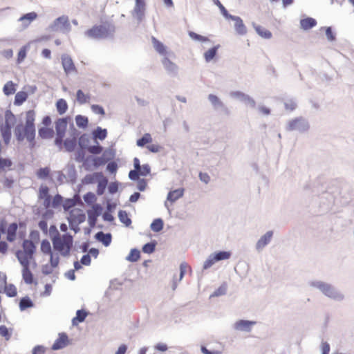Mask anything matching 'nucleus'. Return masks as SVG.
<instances>
[{"label": "nucleus", "instance_id": "obj_1", "mask_svg": "<svg viewBox=\"0 0 354 354\" xmlns=\"http://www.w3.org/2000/svg\"><path fill=\"white\" fill-rule=\"evenodd\" d=\"M35 112L29 110L26 113L25 125L19 124L15 129V134L19 141L27 139L30 142H33L35 137Z\"/></svg>", "mask_w": 354, "mask_h": 354}, {"label": "nucleus", "instance_id": "obj_2", "mask_svg": "<svg viewBox=\"0 0 354 354\" xmlns=\"http://www.w3.org/2000/svg\"><path fill=\"white\" fill-rule=\"evenodd\" d=\"M52 243L55 251L61 255L66 257L69 255L73 247V239L70 234L66 233L63 235L53 236Z\"/></svg>", "mask_w": 354, "mask_h": 354}, {"label": "nucleus", "instance_id": "obj_3", "mask_svg": "<svg viewBox=\"0 0 354 354\" xmlns=\"http://www.w3.org/2000/svg\"><path fill=\"white\" fill-rule=\"evenodd\" d=\"M115 31V27L108 22L95 25L85 32V35L91 39H100L108 37Z\"/></svg>", "mask_w": 354, "mask_h": 354}, {"label": "nucleus", "instance_id": "obj_4", "mask_svg": "<svg viewBox=\"0 0 354 354\" xmlns=\"http://www.w3.org/2000/svg\"><path fill=\"white\" fill-rule=\"evenodd\" d=\"M16 122V118L12 113L6 115L5 124L1 127V135L5 143L8 144L11 138V129Z\"/></svg>", "mask_w": 354, "mask_h": 354}, {"label": "nucleus", "instance_id": "obj_5", "mask_svg": "<svg viewBox=\"0 0 354 354\" xmlns=\"http://www.w3.org/2000/svg\"><path fill=\"white\" fill-rule=\"evenodd\" d=\"M35 245L32 241L24 240L23 242V251H19L17 253V258L19 261L23 259H27L28 262L32 258V255L35 251Z\"/></svg>", "mask_w": 354, "mask_h": 354}, {"label": "nucleus", "instance_id": "obj_6", "mask_svg": "<svg viewBox=\"0 0 354 354\" xmlns=\"http://www.w3.org/2000/svg\"><path fill=\"white\" fill-rule=\"evenodd\" d=\"M68 120L67 118H59L55 122V130L57 137L55 142L57 146H61L63 142V138L67 129Z\"/></svg>", "mask_w": 354, "mask_h": 354}, {"label": "nucleus", "instance_id": "obj_7", "mask_svg": "<svg viewBox=\"0 0 354 354\" xmlns=\"http://www.w3.org/2000/svg\"><path fill=\"white\" fill-rule=\"evenodd\" d=\"M231 252L227 251H220L211 254L204 262L203 269L206 270L212 267L216 262L230 259Z\"/></svg>", "mask_w": 354, "mask_h": 354}, {"label": "nucleus", "instance_id": "obj_8", "mask_svg": "<svg viewBox=\"0 0 354 354\" xmlns=\"http://www.w3.org/2000/svg\"><path fill=\"white\" fill-rule=\"evenodd\" d=\"M41 251L44 254L50 256V263L52 267L55 268L58 266L59 258L58 256H55L52 252V248L50 242L44 239L41 243Z\"/></svg>", "mask_w": 354, "mask_h": 354}, {"label": "nucleus", "instance_id": "obj_9", "mask_svg": "<svg viewBox=\"0 0 354 354\" xmlns=\"http://www.w3.org/2000/svg\"><path fill=\"white\" fill-rule=\"evenodd\" d=\"M62 64L64 72L66 74H71L77 73V69L72 58L68 55H63L62 56Z\"/></svg>", "mask_w": 354, "mask_h": 354}, {"label": "nucleus", "instance_id": "obj_10", "mask_svg": "<svg viewBox=\"0 0 354 354\" xmlns=\"http://www.w3.org/2000/svg\"><path fill=\"white\" fill-rule=\"evenodd\" d=\"M23 260L19 261L23 266L22 277L24 281L28 284H31L33 282V275L29 269L30 262L27 259L21 258Z\"/></svg>", "mask_w": 354, "mask_h": 354}, {"label": "nucleus", "instance_id": "obj_11", "mask_svg": "<svg viewBox=\"0 0 354 354\" xmlns=\"http://www.w3.org/2000/svg\"><path fill=\"white\" fill-rule=\"evenodd\" d=\"M102 207L100 205H94L91 210L88 211V221L91 227H94L98 216L100 214Z\"/></svg>", "mask_w": 354, "mask_h": 354}, {"label": "nucleus", "instance_id": "obj_12", "mask_svg": "<svg viewBox=\"0 0 354 354\" xmlns=\"http://www.w3.org/2000/svg\"><path fill=\"white\" fill-rule=\"evenodd\" d=\"M50 198L49 189L46 185H41L39 189V198L44 200V205L46 208L50 207Z\"/></svg>", "mask_w": 354, "mask_h": 354}, {"label": "nucleus", "instance_id": "obj_13", "mask_svg": "<svg viewBox=\"0 0 354 354\" xmlns=\"http://www.w3.org/2000/svg\"><path fill=\"white\" fill-rule=\"evenodd\" d=\"M68 337L66 333H59L58 338L52 346L53 350H59L66 347L68 344Z\"/></svg>", "mask_w": 354, "mask_h": 354}, {"label": "nucleus", "instance_id": "obj_14", "mask_svg": "<svg viewBox=\"0 0 354 354\" xmlns=\"http://www.w3.org/2000/svg\"><path fill=\"white\" fill-rule=\"evenodd\" d=\"M85 219V215L82 213V210L77 208H74L70 212L69 220L71 222L81 223Z\"/></svg>", "mask_w": 354, "mask_h": 354}, {"label": "nucleus", "instance_id": "obj_15", "mask_svg": "<svg viewBox=\"0 0 354 354\" xmlns=\"http://www.w3.org/2000/svg\"><path fill=\"white\" fill-rule=\"evenodd\" d=\"M145 3L144 0H136L134 12L138 19L141 20L144 17Z\"/></svg>", "mask_w": 354, "mask_h": 354}, {"label": "nucleus", "instance_id": "obj_16", "mask_svg": "<svg viewBox=\"0 0 354 354\" xmlns=\"http://www.w3.org/2000/svg\"><path fill=\"white\" fill-rule=\"evenodd\" d=\"M272 232L269 231L266 232L257 243V249L261 250L268 243H270L272 237Z\"/></svg>", "mask_w": 354, "mask_h": 354}, {"label": "nucleus", "instance_id": "obj_17", "mask_svg": "<svg viewBox=\"0 0 354 354\" xmlns=\"http://www.w3.org/2000/svg\"><path fill=\"white\" fill-rule=\"evenodd\" d=\"M234 20V28L236 32L239 35H245L247 32L246 27L245 26L243 20L239 17H232Z\"/></svg>", "mask_w": 354, "mask_h": 354}, {"label": "nucleus", "instance_id": "obj_18", "mask_svg": "<svg viewBox=\"0 0 354 354\" xmlns=\"http://www.w3.org/2000/svg\"><path fill=\"white\" fill-rule=\"evenodd\" d=\"M320 290L326 296L329 297L335 298L336 296L335 291L333 288V287L326 283H320L318 286Z\"/></svg>", "mask_w": 354, "mask_h": 354}, {"label": "nucleus", "instance_id": "obj_19", "mask_svg": "<svg viewBox=\"0 0 354 354\" xmlns=\"http://www.w3.org/2000/svg\"><path fill=\"white\" fill-rule=\"evenodd\" d=\"M254 323L250 321L240 320L235 324V328L239 330L249 331Z\"/></svg>", "mask_w": 354, "mask_h": 354}, {"label": "nucleus", "instance_id": "obj_20", "mask_svg": "<svg viewBox=\"0 0 354 354\" xmlns=\"http://www.w3.org/2000/svg\"><path fill=\"white\" fill-rule=\"evenodd\" d=\"M316 24V20L311 17H307L300 21L301 28L306 30L313 28Z\"/></svg>", "mask_w": 354, "mask_h": 354}, {"label": "nucleus", "instance_id": "obj_21", "mask_svg": "<svg viewBox=\"0 0 354 354\" xmlns=\"http://www.w3.org/2000/svg\"><path fill=\"white\" fill-rule=\"evenodd\" d=\"M17 225L15 223L9 225L7 229V240L8 241H13L16 238V234L17 230Z\"/></svg>", "mask_w": 354, "mask_h": 354}, {"label": "nucleus", "instance_id": "obj_22", "mask_svg": "<svg viewBox=\"0 0 354 354\" xmlns=\"http://www.w3.org/2000/svg\"><path fill=\"white\" fill-rule=\"evenodd\" d=\"M77 101L80 104L89 103L91 100V95L88 93H84L83 91L78 90L76 93Z\"/></svg>", "mask_w": 354, "mask_h": 354}, {"label": "nucleus", "instance_id": "obj_23", "mask_svg": "<svg viewBox=\"0 0 354 354\" xmlns=\"http://www.w3.org/2000/svg\"><path fill=\"white\" fill-rule=\"evenodd\" d=\"M95 238L105 246H108L111 241V235L110 234H104L102 232H97L95 234Z\"/></svg>", "mask_w": 354, "mask_h": 354}, {"label": "nucleus", "instance_id": "obj_24", "mask_svg": "<svg viewBox=\"0 0 354 354\" xmlns=\"http://www.w3.org/2000/svg\"><path fill=\"white\" fill-rule=\"evenodd\" d=\"M68 19L66 16H62L58 17L53 23V28L55 30L58 29L59 27L68 26Z\"/></svg>", "mask_w": 354, "mask_h": 354}, {"label": "nucleus", "instance_id": "obj_25", "mask_svg": "<svg viewBox=\"0 0 354 354\" xmlns=\"http://www.w3.org/2000/svg\"><path fill=\"white\" fill-rule=\"evenodd\" d=\"M184 189H177L169 192L167 196V200L171 202H174L178 198H181L183 195Z\"/></svg>", "mask_w": 354, "mask_h": 354}, {"label": "nucleus", "instance_id": "obj_26", "mask_svg": "<svg viewBox=\"0 0 354 354\" xmlns=\"http://www.w3.org/2000/svg\"><path fill=\"white\" fill-rule=\"evenodd\" d=\"M39 136L44 139L51 138L54 136V131L49 127H41L39 129Z\"/></svg>", "mask_w": 354, "mask_h": 354}, {"label": "nucleus", "instance_id": "obj_27", "mask_svg": "<svg viewBox=\"0 0 354 354\" xmlns=\"http://www.w3.org/2000/svg\"><path fill=\"white\" fill-rule=\"evenodd\" d=\"M12 332V328H8L5 325L0 326V335L6 341H8L11 338Z\"/></svg>", "mask_w": 354, "mask_h": 354}, {"label": "nucleus", "instance_id": "obj_28", "mask_svg": "<svg viewBox=\"0 0 354 354\" xmlns=\"http://www.w3.org/2000/svg\"><path fill=\"white\" fill-rule=\"evenodd\" d=\"M56 108L59 114L62 115L66 112L68 104L65 100L59 99L56 102Z\"/></svg>", "mask_w": 354, "mask_h": 354}, {"label": "nucleus", "instance_id": "obj_29", "mask_svg": "<svg viewBox=\"0 0 354 354\" xmlns=\"http://www.w3.org/2000/svg\"><path fill=\"white\" fill-rule=\"evenodd\" d=\"M254 29L256 32L263 38L270 39L272 37V32L261 26H255Z\"/></svg>", "mask_w": 354, "mask_h": 354}, {"label": "nucleus", "instance_id": "obj_30", "mask_svg": "<svg viewBox=\"0 0 354 354\" xmlns=\"http://www.w3.org/2000/svg\"><path fill=\"white\" fill-rule=\"evenodd\" d=\"M12 165V162L10 159L0 158V174L9 170Z\"/></svg>", "mask_w": 354, "mask_h": 354}, {"label": "nucleus", "instance_id": "obj_31", "mask_svg": "<svg viewBox=\"0 0 354 354\" xmlns=\"http://www.w3.org/2000/svg\"><path fill=\"white\" fill-rule=\"evenodd\" d=\"M93 136L95 139H100L101 140H104L107 136V131L105 129L101 127H97L93 132Z\"/></svg>", "mask_w": 354, "mask_h": 354}, {"label": "nucleus", "instance_id": "obj_32", "mask_svg": "<svg viewBox=\"0 0 354 354\" xmlns=\"http://www.w3.org/2000/svg\"><path fill=\"white\" fill-rule=\"evenodd\" d=\"M28 98V93L25 91H19L17 93L15 97V105H21Z\"/></svg>", "mask_w": 354, "mask_h": 354}, {"label": "nucleus", "instance_id": "obj_33", "mask_svg": "<svg viewBox=\"0 0 354 354\" xmlns=\"http://www.w3.org/2000/svg\"><path fill=\"white\" fill-rule=\"evenodd\" d=\"M87 316V313L83 310H78L76 313V317H75L72 322L73 325H76L80 322H82Z\"/></svg>", "mask_w": 354, "mask_h": 354}, {"label": "nucleus", "instance_id": "obj_34", "mask_svg": "<svg viewBox=\"0 0 354 354\" xmlns=\"http://www.w3.org/2000/svg\"><path fill=\"white\" fill-rule=\"evenodd\" d=\"M75 122L78 127L86 128L88 124V118L82 115H77L75 117Z\"/></svg>", "mask_w": 354, "mask_h": 354}, {"label": "nucleus", "instance_id": "obj_35", "mask_svg": "<svg viewBox=\"0 0 354 354\" xmlns=\"http://www.w3.org/2000/svg\"><path fill=\"white\" fill-rule=\"evenodd\" d=\"M33 306V302L28 297H25L21 299L19 302V308L21 310H24L28 308Z\"/></svg>", "mask_w": 354, "mask_h": 354}, {"label": "nucleus", "instance_id": "obj_36", "mask_svg": "<svg viewBox=\"0 0 354 354\" xmlns=\"http://www.w3.org/2000/svg\"><path fill=\"white\" fill-rule=\"evenodd\" d=\"M37 17V15L35 12H31L27 14L21 16L19 19V21L24 22L27 21V23L26 24V26H28L29 24H30L32 21L36 19Z\"/></svg>", "mask_w": 354, "mask_h": 354}, {"label": "nucleus", "instance_id": "obj_37", "mask_svg": "<svg viewBox=\"0 0 354 354\" xmlns=\"http://www.w3.org/2000/svg\"><path fill=\"white\" fill-rule=\"evenodd\" d=\"M15 84L12 81L8 82L3 86V93L6 95L14 94L16 91Z\"/></svg>", "mask_w": 354, "mask_h": 354}, {"label": "nucleus", "instance_id": "obj_38", "mask_svg": "<svg viewBox=\"0 0 354 354\" xmlns=\"http://www.w3.org/2000/svg\"><path fill=\"white\" fill-rule=\"evenodd\" d=\"M303 120L301 118H295L288 122V129L290 131L299 129L302 124Z\"/></svg>", "mask_w": 354, "mask_h": 354}, {"label": "nucleus", "instance_id": "obj_39", "mask_svg": "<svg viewBox=\"0 0 354 354\" xmlns=\"http://www.w3.org/2000/svg\"><path fill=\"white\" fill-rule=\"evenodd\" d=\"M2 292H5L10 297H15L17 293V288L13 284H7Z\"/></svg>", "mask_w": 354, "mask_h": 354}, {"label": "nucleus", "instance_id": "obj_40", "mask_svg": "<svg viewBox=\"0 0 354 354\" xmlns=\"http://www.w3.org/2000/svg\"><path fill=\"white\" fill-rule=\"evenodd\" d=\"M152 138L150 133H145L144 136L137 140V145L138 147H144L146 144L151 143Z\"/></svg>", "mask_w": 354, "mask_h": 354}, {"label": "nucleus", "instance_id": "obj_41", "mask_svg": "<svg viewBox=\"0 0 354 354\" xmlns=\"http://www.w3.org/2000/svg\"><path fill=\"white\" fill-rule=\"evenodd\" d=\"M218 48V46H214L204 53V57L206 62H210L216 56Z\"/></svg>", "mask_w": 354, "mask_h": 354}, {"label": "nucleus", "instance_id": "obj_42", "mask_svg": "<svg viewBox=\"0 0 354 354\" xmlns=\"http://www.w3.org/2000/svg\"><path fill=\"white\" fill-rule=\"evenodd\" d=\"M153 46L158 53H159L161 55L166 54V53H167L166 48L162 43H161L160 41H159L158 40H157L156 39H153Z\"/></svg>", "mask_w": 354, "mask_h": 354}, {"label": "nucleus", "instance_id": "obj_43", "mask_svg": "<svg viewBox=\"0 0 354 354\" xmlns=\"http://www.w3.org/2000/svg\"><path fill=\"white\" fill-rule=\"evenodd\" d=\"M140 257V251L136 249H132L127 257V259L131 262L137 261Z\"/></svg>", "mask_w": 354, "mask_h": 354}, {"label": "nucleus", "instance_id": "obj_44", "mask_svg": "<svg viewBox=\"0 0 354 354\" xmlns=\"http://www.w3.org/2000/svg\"><path fill=\"white\" fill-rule=\"evenodd\" d=\"M162 227L163 222L160 218L155 219L151 225V230L156 232H160L162 229Z\"/></svg>", "mask_w": 354, "mask_h": 354}, {"label": "nucleus", "instance_id": "obj_45", "mask_svg": "<svg viewBox=\"0 0 354 354\" xmlns=\"http://www.w3.org/2000/svg\"><path fill=\"white\" fill-rule=\"evenodd\" d=\"M76 144L77 142L75 138L66 139L64 143V147L68 151H73L76 147Z\"/></svg>", "mask_w": 354, "mask_h": 354}, {"label": "nucleus", "instance_id": "obj_46", "mask_svg": "<svg viewBox=\"0 0 354 354\" xmlns=\"http://www.w3.org/2000/svg\"><path fill=\"white\" fill-rule=\"evenodd\" d=\"M63 203V198L59 194H57L54 196L53 200L50 199V207L53 208L59 207Z\"/></svg>", "mask_w": 354, "mask_h": 354}, {"label": "nucleus", "instance_id": "obj_47", "mask_svg": "<svg viewBox=\"0 0 354 354\" xmlns=\"http://www.w3.org/2000/svg\"><path fill=\"white\" fill-rule=\"evenodd\" d=\"M119 218L122 223L125 224L126 225H129L131 224V221L129 218L127 213L125 211H120L119 212Z\"/></svg>", "mask_w": 354, "mask_h": 354}, {"label": "nucleus", "instance_id": "obj_48", "mask_svg": "<svg viewBox=\"0 0 354 354\" xmlns=\"http://www.w3.org/2000/svg\"><path fill=\"white\" fill-rule=\"evenodd\" d=\"M162 64L165 68L169 71H174L177 68L176 66L168 58H165L162 61Z\"/></svg>", "mask_w": 354, "mask_h": 354}, {"label": "nucleus", "instance_id": "obj_49", "mask_svg": "<svg viewBox=\"0 0 354 354\" xmlns=\"http://www.w3.org/2000/svg\"><path fill=\"white\" fill-rule=\"evenodd\" d=\"M27 50H28V46H23L19 50V51L18 53V55H17V62L18 63H21V62H22L24 60V59L26 57Z\"/></svg>", "mask_w": 354, "mask_h": 354}, {"label": "nucleus", "instance_id": "obj_50", "mask_svg": "<svg viewBox=\"0 0 354 354\" xmlns=\"http://www.w3.org/2000/svg\"><path fill=\"white\" fill-rule=\"evenodd\" d=\"M49 174L50 169L48 167L41 168L37 172L38 178L41 179L47 178L49 176Z\"/></svg>", "mask_w": 354, "mask_h": 354}, {"label": "nucleus", "instance_id": "obj_51", "mask_svg": "<svg viewBox=\"0 0 354 354\" xmlns=\"http://www.w3.org/2000/svg\"><path fill=\"white\" fill-rule=\"evenodd\" d=\"M156 244L154 243H148L142 248V251L145 253L151 254L155 250Z\"/></svg>", "mask_w": 354, "mask_h": 354}, {"label": "nucleus", "instance_id": "obj_52", "mask_svg": "<svg viewBox=\"0 0 354 354\" xmlns=\"http://www.w3.org/2000/svg\"><path fill=\"white\" fill-rule=\"evenodd\" d=\"M189 37L194 40L201 41H208V38L202 35H200L198 34H196L194 32H189Z\"/></svg>", "mask_w": 354, "mask_h": 354}, {"label": "nucleus", "instance_id": "obj_53", "mask_svg": "<svg viewBox=\"0 0 354 354\" xmlns=\"http://www.w3.org/2000/svg\"><path fill=\"white\" fill-rule=\"evenodd\" d=\"M91 108L92 111L93 113H95V114H98V115H105V111H104L103 107L100 105L93 104L91 106Z\"/></svg>", "mask_w": 354, "mask_h": 354}, {"label": "nucleus", "instance_id": "obj_54", "mask_svg": "<svg viewBox=\"0 0 354 354\" xmlns=\"http://www.w3.org/2000/svg\"><path fill=\"white\" fill-rule=\"evenodd\" d=\"M102 149V147L100 145L91 146L87 148L88 151L93 154H100Z\"/></svg>", "mask_w": 354, "mask_h": 354}, {"label": "nucleus", "instance_id": "obj_55", "mask_svg": "<svg viewBox=\"0 0 354 354\" xmlns=\"http://www.w3.org/2000/svg\"><path fill=\"white\" fill-rule=\"evenodd\" d=\"M208 98L214 106H223V103L217 96L210 94Z\"/></svg>", "mask_w": 354, "mask_h": 354}, {"label": "nucleus", "instance_id": "obj_56", "mask_svg": "<svg viewBox=\"0 0 354 354\" xmlns=\"http://www.w3.org/2000/svg\"><path fill=\"white\" fill-rule=\"evenodd\" d=\"M140 176H147L150 173V167L148 165L140 166V169H138Z\"/></svg>", "mask_w": 354, "mask_h": 354}, {"label": "nucleus", "instance_id": "obj_57", "mask_svg": "<svg viewBox=\"0 0 354 354\" xmlns=\"http://www.w3.org/2000/svg\"><path fill=\"white\" fill-rule=\"evenodd\" d=\"M6 279V275L4 273L0 272V292L3 291V289L5 288L7 285Z\"/></svg>", "mask_w": 354, "mask_h": 354}, {"label": "nucleus", "instance_id": "obj_58", "mask_svg": "<svg viewBox=\"0 0 354 354\" xmlns=\"http://www.w3.org/2000/svg\"><path fill=\"white\" fill-rule=\"evenodd\" d=\"M84 199L87 203H92L96 201V197L93 193L88 192L84 195Z\"/></svg>", "mask_w": 354, "mask_h": 354}, {"label": "nucleus", "instance_id": "obj_59", "mask_svg": "<svg viewBox=\"0 0 354 354\" xmlns=\"http://www.w3.org/2000/svg\"><path fill=\"white\" fill-rule=\"evenodd\" d=\"M88 142V138L86 135L84 134L80 136V138L79 139V145L81 147V148H82V149L86 148Z\"/></svg>", "mask_w": 354, "mask_h": 354}, {"label": "nucleus", "instance_id": "obj_60", "mask_svg": "<svg viewBox=\"0 0 354 354\" xmlns=\"http://www.w3.org/2000/svg\"><path fill=\"white\" fill-rule=\"evenodd\" d=\"M189 266L185 263V262H183L180 264V280H181L183 279V277H184L185 274L186 273L187 269H189Z\"/></svg>", "mask_w": 354, "mask_h": 354}, {"label": "nucleus", "instance_id": "obj_61", "mask_svg": "<svg viewBox=\"0 0 354 354\" xmlns=\"http://www.w3.org/2000/svg\"><path fill=\"white\" fill-rule=\"evenodd\" d=\"M226 288L225 286H221L217 290H216L212 295L211 297H218L221 295H223L225 293Z\"/></svg>", "mask_w": 354, "mask_h": 354}, {"label": "nucleus", "instance_id": "obj_62", "mask_svg": "<svg viewBox=\"0 0 354 354\" xmlns=\"http://www.w3.org/2000/svg\"><path fill=\"white\" fill-rule=\"evenodd\" d=\"M53 287L50 284L45 285V290L41 293V296L43 297H48L52 292Z\"/></svg>", "mask_w": 354, "mask_h": 354}, {"label": "nucleus", "instance_id": "obj_63", "mask_svg": "<svg viewBox=\"0 0 354 354\" xmlns=\"http://www.w3.org/2000/svg\"><path fill=\"white\" fill-rule=\"evenodd\" d=\"M38 226H39V229L44 234H47V232H48V223H47L46 221H45V220L40 221L39 222V223H38Z\"/></svg>", "mask_w": 354, "mask_h": 354}, {"label": "nucleus", "instance_id": "obj_64", "mask_svg": "<svg viewBox=\"0 0 354 354\" xmlns=\"http://www.w3.org/2000/svg\"><path fill=\"white\" fill-rule=\"evenodd\" d=\"M106 162V160L103 157H96L93 159V165L95 167L103 165Z\"/></svg>", "mask_w": 354, "mask_h": 354}]
</instances>
